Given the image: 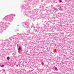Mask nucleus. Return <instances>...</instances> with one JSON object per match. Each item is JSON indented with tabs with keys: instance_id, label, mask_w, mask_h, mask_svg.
Here are the masks:
<instances>
[{
	"instance_id": "1",
	"label": "nucleus",
	"mask_w": 74,
	"mask_h": 74,
	"mask_svg": "<svg viewBox=\"0 0 74 74\" xmlns=\"http://www.w3.org/2000/svg\"><path fill=\"white\" fill-rule=\"evenodd\" d=\"M7 59L8 60H9V59H10V57H8L7 58Z\"/></svg>"
},
{
	"instance_id": "2",
	"label": "nucleus",
	"mask_w": 74,
	"mask_h": 74,
	"mask_svg": "<svg viewBox=\"0 0 74 74\" xmlns=\"http://www.w3.org/2000/svg\"><path fill=\"white\" fill-rule=\"evenodd\" d=\"M4 67V65H2L1 66V67Z\"/></svg>"
},
{
	"instance_id": "3",
	"label": "nucleus",
	"mask_w": 74,
	"mask_h": 74,
	"mask_svg": "<svg viewBox=\"0 0 74 74\" xmlns=\"http://www.w3.org/2000/svg\"><path fill=\"white\" fill-rule=\"evenodd\" d=\"M59 1L60 3H62V1L61 0H60Z\"/></svg>"
},
{
	"instance_id": "4",
	"label": "nucleus",
	"mask_w": 74,
	"mask_h": 74,
	"mask_svg": "<svg viewBox=\"0 0 74 74\" xmlns=\"http://www.w3.org/2000/svg\"><path fill=\"white\" fill-rule=\"evenodd\" d=\"M21 47H20V48H18V50H19V51H21Z\"/></svg>"
}]
</instances>
